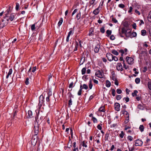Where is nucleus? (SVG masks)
Returning a JSON list of instances; mask_svg holds the SVG:
<instances>
[{
  "instance_id": "1",
  "label": "nucleus",
  "mask_w": 151,
  "mask_h": 151,
  "mask_svg": "<svg viewBox=\"0 0 151 151\" xmlns=\"http://www.w3.org/2000/svg\"><path fill=\"white\" fill-rule=\"evenodd\" d=\"M119 34L121 37H124L123 34L125 35L126 38H124L125 40H127L131 35V31L129 29H126L125 27H123L122 29L121 32L119 30Z\"/></svg>"
},
{
  "instance_id": "2",
  "label": "nucleus",
  "mask_w": 151,
  "mask_h": 151,
  "mask_svg": "<svg viewBox=\"0 0 151 151\" xmlns=\"http://www.w3.org/2000/svg\"><path fill=\"white\" fill-rule=\"evenodd\" d=\"M16 16V14L12 13L9 16H6V17H5L4 18L6 19V20L8 22L9 20H10L11 21H12L14 18H15Z\"/></svg>"
},
{
  "instance_id": "3",
  "label": "nucleus",
  "mask_w": 151,
  "mask_h": 151,
  "mask_svg": "<svg viewBox=\"0 0 151 151\" xmlns=\"http://www.w3.org/2000/svg\"><path fill=\"white\" fill-rule=\"evenodd\" d=\"M39 124L37 123L36 122H35L34 123V132L35 135H37L39 132Z\"/></svg>"
},
{
  "instance_id": "4",
  "label": "nucleus",
  "mask_w": 151,
  "mask_h": 151,
  "mask_svg": "<svg viewBox=\"0 0 151 151\" xmlns=\"http://www.w3.org/2000/svg\"><path fill=\"white\" fill-rule=\"evenodd\" d=\"M99 113H101V115L104 117L105 115V107L104 106H101L99 109Z\"/></svg>"
},
{
  "instance_id": "5",
  "label": "nucleus",
  "mask_w": 151,
  "mask_h": 151,
  "mask_svg": "<svg viewBox=\"0 0 151 151\" xmlns=\"http://www.w3.org/2000/svg\"><path fill=\"white\" fill-rule=\"evenodd\" d=\"M39 113H38L37 115V117H35V122H36L37 123H38L39 124H40L41 122H42V120H43V117L42 116H41L39 120L38 119V117L39 116Z\"/></svg>"
},
{
  "instance_id": "6",
  "label": "nucleus",
  "mask_w": 151,
  "mask_h": 151,
  "mask_svg": "<svg viewBox=\"0 0 151 151\" xmlns=\"http://www.w3.org/2000/svg\"><path fill=\"white\" fill-rule=\"evenodd\" d=\"M135 144V146H142V145L143 142L141 140H139V139H137L134 141Z\"/></svg>"
},
{
  "instance_id": "7",
  "label": "nucleus",
  "mask_w": 151,
  "mask_h": 151,
  "mask_svg": "<svg viewBox=\"0 0 151 151\" xmlns=\"http://www.w3.org/2000/svg\"><path fill=\"white\" fill-rule=\"evenodd\" d=\"M127 62L129 64H132L133 63L134 59L130 57H127L126 58Z\"/></svg>"
},
{
  "instance_id": "8",
  "label": "nucleus",
  "mask_w": 151,
  "mask_h": 151,
  "mask_svg": "<svg viewBox=\"0 0 151 151\" xmlns=\"http://www.w3.org/2000/svg\"><path fill=\"white\" fill-rule=\"evenodd\" d=\"M8 23V22L5 20L2 19V21L0 23V27L1 28H3L6 26Z\"/></svg>"
},
{
  "instance_id": "9",
  "label": "nucleus",
  "mask_w": 151,
  "mask_h": 151,
  "mask_svg": "<svg viewBox=\"0 0 151 151\" xmlns=\"http://www.w3.org/2000/svg\"><path fill=\"white\" fill-rule=\"evenodd\" d=\"M95 75L98 77L101 78L103 77V75L102 73L101 72L100 70H97L95 73Z\"/></svg>"
},
{
  "instance_id": "10",
  "label": "nucleus",
  "mask_w": 151,
  "mask_h": 151,
  "mask_svg": "<svg viewBox=\"0 0 151 151\" xmlns=\"http://www.w3.org/2000/svg\"><path fill=\"white\" fill-rule=\"evenodd\" d=\"M116 69L119 71H123V69L121 63H118L117 64Z\"/></svg>"
},
{
  "instance_id": "11",
  "label": "nucleus",
  "mask_w": 151,
  "mask_h": 151,
  "mask_svg": "<svg viewBox=\"0 0 151 151\" xmlns=\"http://www.w3.org/2000/svg\"><path fill=\"white\" fill-rule=\"evenodd\" d=\"M39 105L40 106H42V104L44 102V98L42 95H41L40 96L39 98Z\"/></svg>"
},
{
  "instance_id": "12",
  "label": "nucleus",
  "mask_w": 151,
  "mask_h": 151,
  "mask_svg": "<svg viewBox=\"0 0 151 151\" xmlns=\"http://www.w3.org/2000/svg\"><path fill=\"white\" fill-rule=\"evenodd\" d=\"M113 55L110 53H107L106 55L107 58L110 61H111L113 60Z\"/></svg>"
},
{
  "instance_id": "13",
  "label": "nucleus",
  "mask_w": 151,
  "mask_h": 151,
  "mask_svg": "<svg viewBox=\"0 0 151 151\" xmlns=\"http://www.w3.org/2000/svg\"><path fill=\"white\" fill-rule=\"evenodd\" d=\"M115 109L116 110L119 111L120 110V104L118 103H116L115 104Z\"/></svg>"
},
{
  "instance_id": "14",
  "label": "nucleus",
  "mask_w": 151,
  "mask_h": 151,
  "mask_svg": "<svg viewBox=\"0 0 151 151\" xmlns=\"http://www.w3.org/2000/svg\"><path fill=\"white\" fill-rule=\"evenodd\" d=\"M69 97L70 98H69V103H68V105L69 107H70V106L72 105V101L71 99V97H72L73 98V96L71 94H70V95L69 96Z\"/></svg>"
},
{
  "instance_id": "15",
  "label": "nucleus",
  "mask_w": 151,
  "mask_h": 151,
  "mask_svg": "<svg viewBox=\"0 0 151 151\" xmlns=\"http://www.w3.org/2000/svg\"><path fill=\"white\" fill-rule=\"evenodd\" d=\"M73 32L72 30H70L68 32V36L67 37L66 41L67 42H68L69 41V37L71 35H73Z\"/></svg>"
},
{
  "instance_id": "16",
  "label": "nucleus",
  "mask_w": 151,
  "mask_h": 151,
  "mask_svg": "<svg viewBox=\"0 0 151 151\" xmlns=\"http://www.w3.org/2000/svg\"><path fill=\"white\" fill-rule=\"evenodd\" d=\"M100 47V45H97L95 46L94 49V51L95 52L98 53L99 52Z\"/></svg>"
},
{
  "instance_id": "17",
  "label": "nucleus",
  "mask_w": 151,
  "mask_h": 151,
  "mask_svg": "<svg viewBox=\"0 0 151 151\" xmlns=\"http://www.w3.org/2000/svg\"><path fill=\"white\" fill-rule=\"evenodd\" d=\"M28 115L27 116V117L28 118H30L32 117V111L29 110L28 111Z\"/></svg>"
},
{
  "instance_id": "18",
  "label": "nucleus",
  "mask_w": 151,
  "mask_h": 151,
  "mask_svg": "<svg viewBox=\"0 0 151 151\" xmlns=\"http://www.w3.org/2000/svg\"><path fill=\"white\" fill-rule=\"evenodd\" d=\"M99 7H98L93 11V13L95 14V15H97L99 12L100 10H99Z\"/></svg>"
},
{
  "instance_id": "19",
  "label": "nucleus",
  "mask_w": 151,
  "mask_h": 151,
  "mask_svg": "<svg viewBox=\"0 0 151 151\" xmlns=\"http://www.w3.org/2000/svg\"><path fill=\"white\" fill-rule=\"evenodd\" d=\"M96 0H91L89 1V6H90L92 5H93V6L94 5L96 4V3H95V1Z\"/></svg>"
},
{
  "instance_id": "20",
  "label": "nucleus",
  "mask_w": 151,
  "mask_h": 151,
  "mask_svg": "<svg viewBox=\"0 0 151 151\" xmlns=\"http://www.w3.org/2000/svg\"><path fill=\"white\" fill-rule=\"evenodd\" d=\"M82 85H81L80 86V88L79 91H78V95L79 96H80L81 95L82 91Z\"/></svg>"
},
{
  "instance_id": "21",
  "label": "nucleus",
  "mask_w": 151,
  "mask_h": 151,
  "mask_svg": "<svg viewBox=\"0 0 151 151\" xmlns=\"http://www.w3.org/2000/svg\"><path fill=\"white\" fill-rule=\"evenodd\" d=\"M12 69H9V72L8 73V74L6 76V78L7 79L8 78H9V76L12 74Z\"/></svg>"
},
{
  "instance_id": "22",
  "label": "nucleus",
  "mask_w": 151,
  "mask_h": 151,
  "mask_svg": "<svg viewBox=\"0 0 151 151\" xmlns=\"http://www.w3.org/2000/svg\"><path fill=\"white\" fill-rule=\"evenodd\" d=\"M147 19L148 21L151 22V11L149 13Z\"/></svg>"
},
{
  "instance_id": "23",
  "label": "nucleus",
  "mask_w": 151,
  "mask_h": 151,
  "mask_svg": "<svg viewBox=\"0 0 151 151\" xmlns=\"http://www.w3.org/2000/svg\"><path fill=\"white\" fill-rule=\"evenodd\" d=\"M111 52L114 55H119L118 52L115 50H111Z\"/></svg>"
},
{
  "instance_id": "24",
  "label": "nucleus",
  "mask_w": 151,
  "mask_h": 151,
  "mask_svg": "<svg viewBox=\"0 0 151 151\" xmlns=\"http://www.w3.org/2000/svg\"><path fill=\"white\" fill-rule=\"evenodd\" d=\"M111 86V83L108 80H106V86L109 88Z\"/></svg>"
},
{
  "instance_id": "25",
  "label": "nucleus",
  "mask_w": 151,
  "mask_h": 151,
  "mask_svg": "<svg viewBox=\"0 0 151 151\" xmlns=\"http://www.w3.org/2000/svg\"><path fill=\"white\" fill-rule=\"evenodd\" d=\"M147 32L145 30H141V35L143 36H145Z\"/></svg>"
},
{
  "instance_id": "26",
  "label": "nucleus",
  "mask_w": 151,
  "mask_h": 151,
  "mask_svg": "<svg viewBox=\"0 0 151 151\" xmlns=\"http://www.w3.org/2000/svg\"><path fill=\"white\" fill-rule=\"evenodd\" d=\"M63 22V19L62 18H61L59 21L58 23V26L60 27L62 24V22Z\"/></svg>"
},
{
  "instance_id": "27",
  "label": "nucleus",
  "mask_w": 151,
  "mask_h": 151,
  "mask_svg": "<svg viewBox=\"0 0 151 151\" xmlns=\"http://www.w3.org/2000/svg\"><path fill=\"white\" fill-rule=\"evenodd\" d=\"M139 129L141 132H143L144 129V126L143 125H141L139 127Z\"/></svg>"
},
{
  "instance_id": "28",
  "label": "nucleus",
  "mask_w": 151,
  "mask_h": 151,
  "mask_svg": "<svg viewBox=\"0 0 151 151\" xmlns=\"http://www.w3.org/2000/svg\"><path fill=\"white\" fill-rule=\"evenodd\" d=\"M81 12H79V13H78L76 15V18L78 20H79L81 18Z\"/></svg>"
},
{
  "instance_id": "29",
  "label": "nucleus",
  "mask_w": 151,
  "mask_h": 151,
  "mask_svg": "<svg viewBox=\"0 0 151 151\" xmlns=\"http://www.w3.org/2000/svg\"><path fill=\"white\" fill-rule=\"evenodd\" d=\"M109 135V133L107 132L105 134V141L108 140V138Z\"/></svg>"
},
{
  "instance_id": "30",
  "label": "nucleus",
  "mask_w": 151,
  "mask_h": 151,
  "mask_svg": "<svg viewBox=\"0 0 151 151\" xmlns=\"http://www.w3.org/2000/svg\"><path fill=\"white\" fill-rule=\"evenodd\" d=\"M138 93V91L136 90H134V92L132 93V95L133 96H137V94Z\"/></svg>"
},
{
  "instance_id": "31",
  "label": "nucleus",
  "mask_w": 151,
  "mask_h": 151,
  "mask_svg": "<svg viewBox=\"0 0 151 151\" xmlns=\"http://www.w3.org/2000/svg\"><path fill=\"white\" fill-rule=\"evenodd\" d=\"M86 71V68L85 67L83 68L81 70V73L82 75L84 74Z\"/></svg>"
},
{
  "instance_id": "32",
  "label": "nucleus",
  "mask_w": 151,
  "mask_h": 151,
  "mask_svg": "<svg viewBox=\"0 0 151 151\" xmlns=\"http://www.w3.org/2000/svg\"><path fill=\"white\" fill-rule=\"evenodd\" d=\"M89 87L90 89H91L92 88L93 85L92 84V82L91 80H90L89 82L88 83Z\"/></svg>"
},
{
  "instance_id": "33",
  "label": "nucleus",
  "mask_w": 151,
  "mask_h": 151,
  "mask_svg": "<svg viewBox=\"0 0 151 151\" xmlns=\"http://www.w3.org/2000/svg\"><path fill=\"white\" fill-rule=\"evenodd\" d=\"M82 86V89L83 88L85 89V90H87L88 89V86L86 84H83Z\"/></svg>"
},
{
  "instance_id": "34",
  "label": "nucleus",
  "mask_w": 151,
  "mask_h": 151,
  "mask_svg": "<svg viewBox=\"0 0 151 151\" xmlns=\"http://www.w3.org/2000/svg\"><path fill=\"white\" fill-rule=\"evenodd\" d=\"M106 33L108 35H106V36L108 37L109 35L111 34V30H108L106 31Z\"/></svg>"
},
{
  "instance_id": "35",
  "label": "nucleus",
  "mask_w": 151,
  "mask_h": 151,
  "mask_svg": "<svg viewBox=\"0 0 151 151\" xmlns=\"http://www.w3.org/2000/svg\"><path fill=\"white\" fill-rule=\"evenodd\" d=\"M85 61V58H82L80 62V64L81 65H82Z\"/></svg>"
},
{
  "instance_id": "36",
  "label": "nucleus",
  "mask_w": 151,
  "mask_h": 151,
  "mask_svg": "<svg viewBox=\"0 0 151 151\" xmlns=\"http://www.w3.org/2000/svg\"><path fill=\"white\" fill-rule=\"evenodd\" d=\"M87 142H86L85 141H83L82 142V145L83 147H87Z\"/></svg>"
},
{
  "instance_id": "37",
  "label": "nucleus",
  "mask_w": 151,
  "mask_h": 151,
  "mask_svg": "<svg viewBox=\"0 0 151 151\" xmlns=\"http://www.w3.org/2000/svg\"><path fill=\"white\" fill-rule=\"evenodd\" d=\"M140 79L139 78H137L135 79V82L137 84H138L140 82Z\"/></svg>"
},
{
  "instance_id": "38",
  "label": "nucleus",
  "mask_w": 151,
  "mask_h": 151,
  "mask_svg": "<svg viewBox=\"0 0 151 151\" xmlns=\"http://www.w3.org/2000/svg\"><path fill=\"white\" fill-rule=\"evenodd\" d=\"M102 125V124H98L97 127V128L99 130H101L102 129V127L101 126Z\"/></svg>"
},
{
  "instance_id": "39",
  "label": "nucleus",
  "mask_w": 151,
  "mask_h": 151,
  "mask_svg": "<svg viewBox=\"0 0 151 151\" xmlns=\"http://www.w3.org/2000/svg\"><path fill=\"white\" fill-rule=\"evenodd\" d=\"M129 121V116L128 115L127 117L126 118V119H125L124 123L125 124L127 123Z\"/></svg>"
},
{
  "instance_id": "40",
  "label": "nucleus",
  "mask_w": 151,
  "mask_h": 151,
  "mask_svg": "<svg viewBox=\"0 0 151 151\" xmlns=\"http://www.w3.org/2000/svg\"><path fill=\"white\" fill-rule=\"evenodd\" d=\"M118 6L119 8L123 9L125 7V5L124 4H119Z\"/></svg>"
},
{
  "instance_id": "41",
  "label": "nucleus",
  "mask_w": 151,
  "mask_h": 151,
  "mask_svg": "<svg viewBox=\"0 0 151 151\" xmlns=\"http://www.w3.org/2000/svg\"><path fill=\"white\" fill-rule=\"evenodd\" d=\"M16 10H18L19 9V4L18 3H16Z\"/></svg>"
},
{
  "instance_id": "42",
  "label": "nucleus",
  "mask_w": 151,
  "mask_h": 151,
  "mask_svg": "<svg viewBox=\"0 0 151 151\" xmlns=\"http://www.w3.org/2000/svg\"><path fill=\"white\" fill-rule=\"evenodd\" d=\"M111 91L112 95L113 96H115L116 94L115 91L114 89H112Z\"/></svg>"
},
{
  "instance_id": "43",
  "label": "nucleus",
  "mask_w": 151,
  "mask_h": 151,
  "mask_svg": "<svg viewBox=\"0 0 151 151\" xmlns=\"http://www.w3.org/2000/svg\"><path fill=\"white\" fill-rule=\"evenodd\" d=\"M100 32L102 33H104L105 32V29L104 27H101L100 29Z\"/></svg>"
},
{
  "instance_id": "44",
  "label": "nucleus",
  "mask_w": 151,
  "mask_h": 151,
  "mask_svg": "<svg viewBox=\"0 0 151 151\" xmlns=\"http://www.w3.org/2000/svg\"><path fill=\"white\" fill-rule=\"evenodd\" d=\"M111 78H112V80H113L114 81L115 80H116V79H116V77H115V76H114V73L113 74L112 73V75Z\"/></svg>"
},
{
  "instance_id": "45",
  "label": "nucleus",
  "mask_w": 151,
  "mask_h": 151,
  "mask_svg": "<svg viewBox=\"0 0 151 151\" xmlns=\"http://www.w3.org/2000/svg\"><path fill=\"white\" fill-rule=\"evenodd\" d=\"M124 136V134L123 131L121 132V133L119 134V136L121 138H123Z\"/></svg>"
},
{
  "instance_id": "46",
  "label": "nucleus",
  "mask_w": 151,
  "mask_h": 151,
  "mask_svg": "<svg viewBox=\"0 0 151 151\" xmlns=\"http://www.w3.org/2000/svg\"><path fill=\"white\" fill-rule=\"evenodd\" d=\"M122 96L120 95H118L116 96V98L117 100H119L122 98Z\"/></svg>"
},
{
  "instance_id": "47",
  "label": "nucleus",
  "mask_w": 151,
  "mask_h": 151,
  "mask_svg": "<svg viewBox=\"0 0 151 151\" xmlns=\"http://www.w3.org/2000/svg\"><path fill=\"white\" fill-rule=\"evenodd\" d=\"M35 24H34L32 25L31 26V29L32 31H33L35 29Z\"/></svg>"
},
{
  "instance_id": "48",
  "label": "nucleus",
  "mask_w": 151,
  "mask_h": 151,
  "mask_svg": "<svg viewBox=\"0 0 151 151\" xmlns=\"http://www.w3.org/2000/svg\"><path fill=\"white\" fill-rule=\"evenodd\" d=\"M92 120L94 123H97V120L93 116H92Z\"/></svg>"
},
{
  "instance_id": "49",
  "label": "nucleus",
  "mask_w": 151,
  "mask_h": 151,
  "mask_svg": "<svg viewBox=\"0 0 151 151\" xmlns=\"http://www.w3.org/2000/svg\"><path fill=\"white\" fill-rule=\"evenodd\" d=\"M127 138L128 140H129L130 141H132L133 139V138L132 137L130 136H129L127 137Z\"/></svg>"
},
{
  "instance_id": "50",
  "label": "nucleus",
  "mask_w": 151,
  "mask_h": 151,
  "mask_svg": "<svg viewBox=\"0 0 151 151\" xmlns=\"http://www.w3.org/2000/svg\"><path fill=\"white\" fill-rule=\"evenodd\" d=\"M148 88L151 90V81L148 82Z\"/></svg>"
},
{
  "instance_id": "51",
  "label": "nucleus",
  "mask_w": 151,
  "mask_h": 151,
  "mask_svg": "<svg viewBox=\"0 0 151 151\" xmlns=\"http://www.w3.org/2000/svg\"><path fill=\"white\" fill-rule=\"evenodd\" d=\"M78 42H76V45H75V48L74 50V51H76L77 50L78 47Z\"/></svg>"
},
{
  "instance_id": "52",
  "label": "nucleus",
  "mask_w": 151,
  "mask_h": 151,
  "mask_svg": "<svg viewBox=\"0 0 151 151\" xmlns=\"http://www.w3.org/2000/svg\"><path fill=\"white\" fill-rule=\"evenodd\" d=\"M29 79L28 78H26L25 81V83L27 85H28L29 83Z\"/></svg>"
},
{
  "instance_id": "53",
  "label": "nucleus",
  "mask_w": 151,
  "mask_h": 151,
  "mask_svg": "<svg viewBox=\"0 0 151 151\" xmlns=\"http://www.w3.org/2000/svg\"><path fill=\"white\" fill-rule=\"evenodd\" d=\"M116 92L117 93L120 94L122 93V91L120 89L118 88V89H117Z\"/></svg>"
},
{
  "instance_id": "54",
  "label": "nucleus",
  "mask_w": 151,
  "mask_h": 151,
  "mask_svg": "<svg viewBox=\"0 0 151 151\" xmlns=\"http://www.w3.org/2000/svg\"><path fill=\"white\" fill-rule=\"evenodd\" d=\"M74 86H73V82H71L69 86V88H72L74 87Z\"/></svg>"
},
{
  "instance_id": "55",
  "label": "nucleus",
  "mask_w": 151,
  "mask_h": 151,
  "mask_svg": "<svg viewBox=\"0 0 151 151\" xmlns=\"http://www.w3.org/2000/svg\"><path fill=\"white\" fill-rule=\"evenodd\" d=\"M134 12L136 14H137L138 15H140V13L139 11L137 10V9L135 10Z\"/></svg>"
},
{
  "instance_id": "56",
  "label": "nucleus",
  "mask_w": 151,
  "mask_h": 151,
  "mask_svg": "<svg viewBox=\"0 0 151 151\" xmlns=\"http://www.w3.org/2000/svg\"><path fill=\"white\" fill-rule=\"evenodd\" d=\"M137 33L136 32H132V33H131V35L133 37H134L137 36Z\"/></svg>"
},
{
  "instance_id": "57",
  "label": "nucleus",
  "mask_w": 151,
  "mask_h": 151,
  "mask_svg": "<svg viewBox=\"0 0 151 151\" xmlns=\"http://www.w3.org/2000/svg\"><path fill=\"white\" fill-rule=\"evenodd\" d=\"M126 102H127L129 101V99L128 97L124 98L123 99Z\"/></svg>"
},
{
  "instance_id": "58",
  "label": "nucleus",
  "mask_w": 151,
  "mask_h": 151,
  "mask_svg": "<svg viewBox=\"0 0 151 151\" xmlns=\"http://www.w3.org/2000/svg\"><path fill=\"white\" fill-rule=\"evenodd\" d=\"M118 58L116 56H114L113 57V60H114L115 61H117L118 60Z\"/></svg>"
},
{
  "instance_id": "59",
  "label": "nucleus",
  "mask_w": 151,
  "mask_h": 151,
  "mask_svg": "<svg viewBox=\"0 0 151 151\" xmlns=\"http://www.w3.org/2000/svg\"><path fill=\"white\" fill-rule=\"evenodd\" d=\"M144 24V22L142 20H141L140 21V22L139 23V25L140 26H141L142 24Z\"/></svg>"
},
{
  "instance_id": "60",
  "label": "nucleus",
  "mask_w": 151,
  "mask_h": 151,
  "mask_svg": "<svg viewBox=\"0 0 151 151\" xmlns=\"http://www.w3.org/2000/svg\"><path fill=\"white\" fill-rule=\"evenodd\" d=\"M150 141V139H148V138L147 139L146 142H145V143L146 144V145H148V142H149Z\"/></svg>"
},
{
  "instance_id": "61",
  "label": "nucleus",
  "mask_w": 151,
  "mask_h": 151,
  "mask_svg": "<svg viewBox=\"0 0 151 151\" xmlns=\"http://www.w3.org/2000/svg\"><path fill=\"white\" fill-rule=\"evenodd\" d=\"M93 31H91V30H90L89 32V34H88V35L90 36H91V35H93Z\"/></svg>"
},
{
  "instance_id": "62",
  "label": "nucleus",
  "mask_w": 151,
  "mask_h": 151,
  "mask_svg": "<svg viewBox=\"0 0 151 151\" xmlns=\"http://www.w3.org/2000/svg\"><path fill=\"white\" fill-rule=\"evenodd\" d=\"M132 6H130L129 8V10L128 11V12L130 13L132 12Z\"/></svg>"
},
{
  "instance_id": "63",
  "label": "nucleus",
  "mask_w": 151,
  "mask_h": 151,
  "mask_svg": "<svg viewBox=\"0 0 151 151\" xmlns=\"http://www.w3.org/2000/svg\"><path fill=\"white\" fill-rule=\"evenodd\" d=\"M112 20L115 23H116L117 22V20L115 18H112Z\"/></svg>"
},
{
  "instance_id": "64",
  "label": "nucleus",
  "mask_w": 151,
  "mask_h": 151,
  "mask_svg": "<svg viewBox=\"0 0 151 151\" xmlns=\"http://www.w3.org/2000/svg\"><path fill=\"white\" fill-rule=\"evenodd\" d=\"M110 39L112 40L115 39V37L113 35H111L110 37Z\"/></svg>"
}]
</instances>
